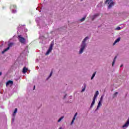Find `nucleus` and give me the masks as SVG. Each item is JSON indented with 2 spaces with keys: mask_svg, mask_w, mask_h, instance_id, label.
I'll use <instances>...</instances> for the list:
<instances>
[{
  "mask_svg": "<svg viewBox=\"0 0 129 129\" xmlns=\"http://www.w3.org/2000/svg\"><path fill=\"white\" fill-rule=\"evenodd\" d=\"M2 75H3V73L0 72V76H2Z\"/></svg>",
  "mask_w": 129,
  "mask_h": 129,
  "instance_id": "cd10ccee",
  "label": "nucleus"
},
{
  "mask_svg": "<svg viewBox=\"0 0 129 129\" xmlns=\"http://www.w3.org/2000/svg\"><path fill=\"white\" fill-rule=\"evenodd\" d=\"M17 11L15 10H12V13L13 14H15V13H16Z\"/></svg>",
  "mask_w": 129,
  "mask_h": 129,
  "instance_id": "b1692460",
  "label": "nucleus"
},
{
  "mask_svg": "<svg viewBox=\"0 0 129 129\" xmlns=\"http://www.w3.org/2000/svg\"><path fill=\"white\" fill-rule=\"evenodd\" d=\"M63 118H64V116H61L57 121L58 122H60V121H61V120H62V119H63Z\"/></svg>",
  "mask_w": 129,
  "mask_h": 129,
  "instance_id": "a211bd4d",
  "label": "nucleus"
},
{
  "mask_svg": "<svg viewBox=\"0 0 129 129\" xmlns=\"http://www.w3.org/2000/svg\"><path fill=\"white\" fill-rule=\"evenodd\" d=\"M108 6V9H111L112 7L114 6V2H113V0H106L105 4H107Z\"/></svg>",
  "mask_w": 129,
  "mask_h": 129,
  "instance_id": "7ed1b4c3",
  "label": "nucleus"
},
{
  "mask_svg": "<svg viewBox=\"0 0 129 129\" xmlns=\"http://www.w3.org/2000/svg\"><path fill=\"white\" fill-rule=\"evenodd\" d=\"M13 121H14V119H13Z\"/></svg>",
  "mask_w": 129,
  "mask_h": 129,
  "instance_id": "7c9ffc66",
  "label": "nucleus"
},
{
  "mask_svg": "<svg viewBox=\"0 0 129 129\" xmlns=\"http://www.w3.org/2000/svg\"><path fill=\"white\" fill-rule=\"evenodd\" d=\"M99 95V92H98V91H96V92L94 96L93 101L91 104L90 108H92V107H93V105H94V104H95V100H96V98H97V96H98Z\"/></svg>",
  "mask_w": 129,
  "mask_h": 129,
  "instance_id": "f03ea898",
  "label": "nucleus"
},
{
  "mask_svg": "<svg viewBox=\"0 0 129 129\" xmlns=\"http://www.w3.org/2000/svg\"><path fill=\"white\" fill-rule=\"evenodd\" d=\"M115 30L116 31H120V30H121L120 27L118 26V27H116V28L115 29Z\"/></svg>",
  "mask_w": 129,
  "mask_h": 129,
  "instance_id": "6ab92c4d",
  "label": "nucleus"
},
{
  "mask_svg": "<svg viewBox=\"0 0 129 129\" xmlns=\"http://www.w3.org/2000/svg\"><path fill=\"white\" fill-rule=\"evenodd\" d=\"M13 45L14 43L13 42L9 43L8 47L2 51V54H4L5 52H7V51L10 50V48H11V47H13Z\"/></svg>",
  "mask_w": 129,
  "mask_h": 129,
  "instance_id": "423d86ee",
  "label": "nucleus"
},
{
  "mask_svg": "<svg viewBox=\"0 0 129 129\" xmlns=\"http://www.w3.org/2000/svg\"><path fill=\"white\" fill-rule=\"evenodd\" d=\"M59 129H62V127H60Z\"/></svg>",
  "mask_w": 129,
  "mask_h": 129,
  "instance_id": "c756f323",
  "label": "nucleus"
},
{
  "mask_svg": "<svg viewBox=\"0 0 129 129\" xmlns=\"http://www.w3.org/2000/svg\"><path fill=\"white\" fill-rule=\"evenodd\" d=\"M96 74V72H95L93 74L92 77H91V80H92V79H93V78H94V77H95V75Z\"/></svg>",
  "mask_w": 129,
  "mask_h": 129,
  "instance_id": "f3484780",
  "label": "nucleus"
},
{
  "mask_svg": "<svg viewBox=\"0 0 129 129\" xmlns=\"http://www.w3.org/2000/svg\"><path fill=\"white\" fill-rule=\"evenodd\" d=\"M116 59V56H115L114 58V59H113V61L112 62V66L113 67V65H114V63H115V60Z\"/></svg>",
  "mask_w": 129,
  "mask_h": 129,
  "instance_id": "4468645a",
  "label": "nucleus"
},
{
  "mask_svg": "<svg viewBox=\"0 0 129 129\" xmlns=\"http://www.w3.org/2000/svg\"><path fill=\"white\" fill-rule=\"evenodd\" d=\"M77 114H78V113L76 112L74 116V117L73 118V120L71 123V125H72L73 124V123H74V120H75L76 118V116H77Z\"/></svg>",
  "mask_w": 129,
  "mask_h": 129,
  "instance_id": "6e6552de",
  "label": "nucleus"
},
{
  "mask_svg": "<svg viewBox=\"0 0 129 129\" xmlns=\"http://www.w3.org/2000/svg\"><path fill=\"white\" fill-rule=\"evenodd\" d=\"M122 66H123V65L121 64V65L120 66V68L122 67Z\"/></svg>",
  "mask_w": 129,
  "mask_h": 129,
  "instance_id": "c85d7f7f",
  "label": "nucleus"
},
{
  "mask_svg": "<svg viewBox=\"0 0 129 129\" xmlns=\"http://www.w3.org/2000/svg\"><path fill=\"white\" fill-rule=\"evenodd\" d=\"M14 84V82L12 81H9L6 83V86H9V85H13Z\"/></svg>",
  "mask_w": 129,
  "mask_h": 129,
  "instance_id": "9d476101",
  "label": "nucleus"
},
{
  "mask_svg": "<svg viewBox=\"0 0 129 129\" xmlns=\"http://www.w3.org/2000/svg\"><path fill=\"white\" fill-rule=\"evenodd\" d=\"M66 96H67V94H66V95L63 96V98H66Z\"/></svg>",
  "mask_w": 129,
  "mask_h": 129,
  "instance_id": "bb28decb",
  "label": "nucleus"
},
{
  "mask_svg": "<svg viewBox=\"0 0 129 129\" xmlns=\"http://www.w3.org/2000/svg\"><path fill=\"white\" fill-rule=\"evenodd\" d=\"M81 22H83L84 21H85V17H83L80 20Z\"/></svg>",
  "mask_w": 129,
  "mask_h": 129,
  "instance_id": "412c9836",
  "label": "nucleus"
},
{
  "mask_svg": "<svg viewBox=\"0 0 129 129\" xmlns=\"http://www.w3.org/2000/svg\"><path fill=\"white\" fill-rule=\"evenodd\" d=\"M18 111V109L17 108H15L14 112L15 113H17V112Z\"/></svg>",
  "mask_w": 129,
  "mask_h": 129,
  "instance_id": "393cba45",
  "label": "nucleus"
},
{
  "mask_svg": "<svg viewBox=\"0 0 129 129\" xmlns=\"http://www.w3.org/2000/svg\"><path fill=\"white\" fill-rule=\"evenodd\" d=\"M119 41H120V37L118 38L113 43V46H114V45H115V44H116V43H118V42H119Z\"/></svg>",
  "mask_w": 129,
  "mask_h": 129,
  "instance_id": "f8f14e48",
  "label": "nucleus"
},
{
  "mask_svg": "<svg viewBox=\"0 0 129 129\" xmlns=\"http://www.w3.org/2000/svg\"><path fill=\"white\" fill-rule=\"evenodd\" d=\"M102 105V104H101V102L99 101V103H98V105L97 107L95 110V111H96V110H98V109H99V108L100 107V106H101Z\"/></svg>",
  "mask_w": 129,
  "mask_h": 129,
  "instance_id": "9b49d317",
  "label": "nucleus"
},
{
  "mask_svg": "<svg viewBox=\"0 0 129 129\" xmlns=\"http://www.w3.org/2000/svg\"><path fill=\"white\" fill-rule=\"evenodd\" d=\"M129 125V117L127 119L126 122H125V123L122 126V128L123 129H125L126 128V127H127V126H128Z\"/></svg>",
  "mask_w": 129,
  "mask_h": 129,
  "instance_id": "0eeeda50",
  "label": "nucleus"
},
{
  "mask_svg": "<svg viewBox=\"0 0 129 129\" xmlns=\"http://www.w3.org/2000/svg\"><path fill=\"white\" fill-rule=\"evenodd\" d=\"M97 17H99V13H97L92 16V21H94V20H95V19H96V18H97Z\"/></svg>",
  "mask_w": 129,
  "mask_h": 129,
  "instance_id": "1a4fd4ad",
  "label": "nucleus"
},
{
  "mask_svg": "<svg viewBox=\"0 0 129 129\" xmlns=\"http://www.w3.org/2000/svg\"><path fill=\"white\" fill-rule=\"evenodd\" d=\"M28 71V69L26 68H23V72L24 73H26V72H27V71Z\"/></svg>",
  "mask_w": 129,
  "mask_h": 129,
  "instance_id": "2eb2a0df",
  "label": "nucleus"
},
{
  "mask_svg": "<svg viewBox=\"0 0 129 129\" xmlns=\"http://www.w3.org/2000/svg\"><path fill=\"white\" fill-rule=\"evenodd\" d=\"M52 74H53V71H51L50 74V75L49 76V77H48V78L47 79H49V78H50L51 76H52Z\"/></svg>",
  "mask_w": 129,
  "mask_h": 129,
  "instance_id": "aec40b11",
  "label": "nucleus"
},
{
  "mask_svg": "<svg viewBox=\"0 0 129 129\" xmlns=\"http://www.w3.org/2000/svg\"><path fill=\"white\" fill-rule=\"evenodd\" d=\"M81 1H83V0H81Z\"/></svg>",
  "mask_w": 129,
  "mask_h": 129,
  "instance_id": "2f4dec72",
  "label": "nucleus"
},
{
  "mask_svg": "<svg viewBox=\"0 0 129 129\" xmlns=\"http://www.w3.org/2000/svg\"><path fill=\"white\" fill-rule=\"evenodd\" d=\"M88 39H89V38L88 37H86L82 41L79 47V55H81L84 52V51H85V49H86L87 47V44L86 43V41H87Z\"/></svg>",
  "mask_w": 129,
  "mask_h": 129,
  "instance_id": "f257e3e1",
  "label": "nucleus"
},
{
  "mask_svg": "<svg viewBox=\"0 0 129 129\" xmlns=\"http://www.w3.org/2000/svg\"><path fill=\"white\" fill-rule=\"evenodd\" d=\"M16 113H15V112H14V113L13 114V116H16Z\"/></svg>",
  "mask_w": 129,
  "mask_h": 129,
  "instance_id": "a878e982",
  "label": "nucleus"
},
{
  "mask_svg": "<svg viewBox=\"0 0 129 129\" xmlns=\"http://www.w3.org/2000/svg\"><path fill=\"white\" fill-rule=\"evenodd\" d=\"M118 92H116L113 95V98H115V97H116V95L118 94Z\"/></svg>",
  "mask_w": 129,
  "mask_h": 129,
  "instance_id": "dca6fc26",
  "label": "nucleus"
},
{
  "mask_svg": "<svg viewBox=\"0 0 129 129\" xmlns=\"http://www.w3.org/2000/svg\"><path fill=\"white\" fill-rule=\"evenodd\" d=\"M85 88H86V87L85 85L84 88L83 89H82V92L85 91Z\"/></svg>",
  "mask_w": 129,
  "mask_h": 129,
  "instance_id": "4be33fe9",
  "label": "nucleus"
},
{
  "mask_svg": "<svg viewBox=\"0 0 129 129\" xmlns=\"http://www.w3.org/2000/svg\"><path fill=\"white\" fill-rule=\"evenodd\" d=\"M18 40L21 44H26V39H25L22 35L18 36Z\"/></svg>",
  "mask_w": 129,
  "mask_h": 129,
  "instance_id": "39448f33",
  "label": "nucleus"
},
{
  "mask_svg": "<svg viewBox=\"0 0 129 129\" xmlns=\"http://www.w3.org/2000/svg\"><path fill=\"white\" fill-rule=\"evenodd\" d=\"M11 9H13V10H16V9H17V6H16V5L11 6Z\"/></svg>",
  "mask_w": 129,
  "mask_h": 129,
  "instance_id": "ddd939ff",
  "label": "nucleus"
},
{
  "mask_svg": "<svg viewBox=\"0 0 129 129\" xmlns=\"http://www.w3.org/2000/svg\"><path fill=\"white\" fill-rule=\"evenodd\" d=\"M53 46H54V42L52 41L50 45L49 49H48L47 51L45 53V55H48L51 53V52H52V50H53Z\"/></svg>",
  "mask_w": 129,
  "mask_h": 129,
  "instance_id": "20e7f679",
  "label": "nucleus"
},
{
  "mask_svg": "<svg viewBox=\"0 0 129 129\" xmlns=\"http://www.w3.org/2000/svg\"><path fill=\"white\" fill-rule=\"evenodd\" d=\"M102 99H103V96H101L99 101L102 102Z\"/></svg>",
  "mask_w": 129,
  "mask_h": 129,
  "instance_id": "5701e85b",
  "label": "nucleus"
}]
</instances>
